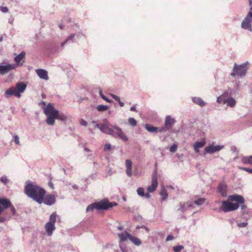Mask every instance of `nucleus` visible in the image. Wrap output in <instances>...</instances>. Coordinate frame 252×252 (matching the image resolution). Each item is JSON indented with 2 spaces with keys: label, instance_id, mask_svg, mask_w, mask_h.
<instances>
[{
  "label": "nucleus",
  "instance_id": "1",
  "mask_svg": "<svg viewBox=\"0 0 252 252\" xmlns=\"http://www.w3.org/2000/svg\"><path fill=\"white\" fill-rule=\"evenodd\" d=\"M44 112L47 116L46 123L49 126H53L55 124V119L64 122L67 119L65 114L55 109L54 104L51 103H48L44 107Z\"/></svg>",
  "mask_w": 252,
  "mask_h": 252
},
{
  "label": "nucleus",
  "instance_id": "2",
  "mask_svg": "<svg viewBox=\"0 0 252 252\" xmlns=\"http://www.w3.org/2000/svg\"><path fill=\"white\" fill-rule=\"evenodd\" d=\"M25 192L29 197L32 198L38 204L43 203L45 191L41 187L28 182L25 188Z\"/></svg>",
  "mask_w": 252,
  "mask_h": 252
},
{
  "label": "nucleus",
  "instance_id": "3",
  "mask_svg": "<svg viewBox=\"0 0 252 252\" xmlns=\"http://www.w3.org/2000/svg\"><path fill=\"white\" fill-rule=\"evenodd\" d=\"M26 87L27 85L24 82L17 83L15 87H11L5 92L4 96L7 98H9L11 95L20 98L21 97V93L25 91Z\"/></svg>",
  "mask_w": 252,
  "mask_h": 252
},
{
  "label": "nucleus",
  "instance_id": "4",
  "mask_svg": "<svg viewBox=\"0 0 252 252\" xmlns=\"http://www.w3.org/2000/svg\"><path fill=\"white\" fill-rule=\"evenodd\" d=\"M248 62H246L240 65L235 63L232 71L230 74L231 76L235 77L236 75H238L240 77L245 76L248 69Z\"/></svg>",
  "mask_w": 252,
  "mask_h": 252
},
{
  "label": "nucleus",
  "instance_id": "5",
  "mask_svg": "<svg viewBox=\"0 0 252 252\" xmlns=\"http://www.w3.org/2000/svg\"><path fill=\"white\" fill-rule=\"evenodd\" d=\"M241 28L245 30L252 32V6L241 23Z\"/></svg>",
  "mask_w": 252,
  "mask_h": 252
},
{
  "label": "nucleus",
  "instance_id": "6",
  "mask_svg": "<svg viewBox=\"0 0 252 252\" xmlns=\"http://www.w3.org/2000/svg\"><path fill=\"white\" fill-rule=\"evenodd\" d=\"M57 214L56 213H52L49 218V221L45 225V229L48 236H51L56 227L55 223L56 221Z\"/></svg>",
  "mask_w": 252,
  "mask_h": 252
},
{
  "label": "nucleus",
  "instance_id": "7",
  "mask_svg": "<svg viewBox=\"0 0 252 252\" xmlns=\"http://www.w3.org/2000/svg\"><path fill=\"white\" fill-rule=\"evenodd\" d=\"M240 205L238 204L231 203L228 201H223L221 202V205L220 210L223 212H228L237 210Z\"/></svg>",
  "mask_w": 252,
  "mask_h": 252
},
{
  "label": "nucleus",
  "instance_id": "8",
  "mask_svg": "<svg viewBox=\"0 0 252 252\" xmlns=\"http://www.w3.org/2000/svg\"><path fill=\"white\" fill-rule=\"evenodd\" d=\"M9 207H10L12 215H15L16 210L14 207L11 205L10 201L5 198L0 197V215L4 209Z\"/></svg>",
  "mask_w": 252,
  "mask_h": 252
},
{
  "label": "nucleus",
  "instance_id": "9",
  "mask_svg": "<svg viewBox=\"0 0 252 252\" xmlns=\"http://www.w3.org/2000/svg\"><path fill=\"white\" fill-rule=\"evenodd\" d=\"M113 128L115 129V135H113L114 137H119L124 141L128 140L127 136L124 133L122 129L117 126H112Z\"/></svg>",
  "mask_w": 252,
  "mask_h": 252
},
{
  "label": "nucleus",
  "instance_id": "10",
  "mask_svg": "<svg viewBox=\"0 0 252 252\" xmlns=\"http://www.w3.org/2000/svg\"><path fill=\"white\" fill-rule=\"evenodd\" d=\"M158 186V179H157V173L156 171L153 174L152 179V184L151 186L147 188V190L149 192H152L154 191L157 189Z\"/></svg>",
  "mask_w": 252,
  "mask_h": 252
},
{
  "label": "nucleus",
  "instance_id": "11",
  "mask_svg": "<svg viewBox=\"0 0 252 252\" xmlns=\"http://www.w3.org/2000/svg\"><path fill=\"white\" fill-rule=\"evenodd\" d=\"M16 65L14 64H8L6 65H0V74L4 75L14 69Z\"/></svg>",
  "mask_w": 252,
  "mask_h": 252
},
{
  "label": "nucleus",
  "instance_id": "12",
  "mask_svg": "<svg viewBox=\"0 0 252 252\" xmlns=\"http://www.w3.org/2000/svg\"><path fill=\"white\" fill-rule=\"evenodd\" d=\"M223 148V146L221 145H209L206 147L204 149V152L206 153L212 154L216 152L220 151Z\"/></svg>",
  "mask_w": 252,
  "mask_h": 252
},
{
  "label": "nucleus",
  "instance_id": "13",
  "mask_svg": "<svg viewBox=\"0 0 252 252\" xmlns=\"http://www.w3.org/2000/svg\"><path fill=\"white\" fill-rule=\"evenodd\" d=\"M229 200L231 201H235V204H244L245 202L244 198L241 195L233 194L229 195L228 197Z\"/></svg>",
  "mask_w": 252,
  "mask_h": 252
},
{
  "label": "nucleus",
  "instance_id": "14",
  "mask_svg": "<svg viewBox=\"0 0 252 252\" xmlns=\"http://www.w3.org/2000/svg\"><path fill=\"white\" fill-rule=\"evenodd\" d=\"M218 190L222 197H225L227 195V186L224 182H220L218 186Z\"/></svg>",
  "mask_w": 252,
  "mask_h": 252
},
{
  "label": "nucleus",
  "instance_id": "15",
  "mask_svg": "<svg viewBox=\"0 0 252 252\" xmlns=\"http://www.w3.org/2000/svg\"><path fill=\"white\" fill-rule=\"evenodd\" d=\"M102 208H105V207L101 205V202L100 201L89 205L86 208V212H92L94 209L97 210H102Z\"/></svg>",
  "mask_w": 252,
  "mask_h": 252
},
{
  "label": "nucleus",
  "instance_id": "16",
  "mask_svg": "<svg viewBox=\"0 0 252 252\" xmlns=\"http://www.w3.org/2000/svg\"><path fill=\"white\" fill-rule=\"evenodd\" d=\"M56 202V199L54 195L52 194H48L43 197V202L47 205L51 206L54 204Z\"/></svg>",
  "mask_w": 252,
  "mask_h": 252
},
{
  "label": "nucleus",
  "instance_id": "17",
  "mask_svg": "<svg viewBox=\"0 0 252 252\" xmlns=\"http://www.w3.org/2000/svg\"><path fill=\"white\" fill-rule=\"evenodd\" d=\"M36 72L39 77L41 79H43L46 81L49 80L48 72L46 70L43 69H38L36 70Z\"/></svg>",
  "mask_w": 252,
  "mask_h": 252
},
{
  "label": "nucleus",
  "instance_id": "18",
  "mask_svg": "<svg viewBox=\"0 0 252 252\" xmlns=\"http://www.w3.org/2000/svg\"><path fill=\"white\" fill-rule=\"evenodd\" d=\"M101 131L102 132L109 134L110 135H115V129L109 127L106 125H102V126H101Z\"/></svg>",
  "mask_w": 252,
  "mask_h": 252
},
{
  "label": "nucleus",
  "instance_id": "19",
  "mask_svg": "<svg viewBox=\"0 0 252 252\" xmlns=\"http://www.w3.org/2000/svg\"><path fill=\"white\" fill-rule=\"evenodd\" d=\"M25 52L23 51L14 58V61L16 63V64H15L16 65V66L20 64H22L24 62V61H22L25 57Z\"/></svg>",
  "mask_w": 252,
  "mask_h": 252
},
{
  "label": "nucleus",
  "instance_id": "20",
  "mask_svg": "<svg viewBox=\"0 0 252 252\" xmlns=\"http://www.w3.org/2000/svg\"><path fill=\"white\" fill-rule=\"evenodd\" d=\"M128 238L130 240V241L133 243L135 245L138 246H140L142 244V242L141 240L137 237L133 236L130 235L128 232H126Z\"/></svg>",
  "mask_w": 252,
  "mask_h": 252
},
{
  "label": "nucleus",
  "instance_id": "21",
  "mask_svg": "<svg viewBox=\"0 0 252 252\" xmlns=\"http://www.w3.org/2000/svg\"><path fill=\"white\" fill-rule=\"evenodd\" d=\"M101 205L105 207V208H102V210H106L109 208H112L113 206H116L118 204L116 202H110L107 200H103L101 201Z\"/></svg>",
  "mask_w": 252,
  "mask_h": 252
},
{
  "label": "nucleus",
  "instance_id": "22",
  "mask_svg": "<svg viewBox=\"0 0 252 252\" xmlns=\"http://www.w3.org/2000/svg\"><path fill=\"white\" fill-rule=\"evenodd\" d=\"M132 162L129 159L126 161V173L127 175L130 177L132 175L131 171Z\"/></svg>",
  "mask_w": 252,
  "mask_h": 252
},
{
  "label": "nucleus",
  "instance_id": "23",
  "mask_svg": "<svg viewBox=\"0 0 252 252\" xmlns=\"http://www.w3.org/2000/svg\"><path fill=\"white\" fill-rule=\"evenodd\" d=\"M205 144V141L203 140L200 142H196L194 144L193 148L195 152L196 153H198L199 152V149L203 147Z\"/></svg>",
  "mask_w": 252,
  "mask_h": 252
},
{
  "label": "nucleus",
  "instance_id": "24",
  "mask_svg": "<svg viewBox=\"0 0 252 252\" xmlns=\"http://www.w3.org/2000/svg\"><path fill=\"white\" fill-rule=\"evenodd\" d=\"M236 100L233 97H229L227 99L226 98V100L224 101V104H226V105L231 107H233L235 106L236 104Z\"/></svg>",
  "mask_w": 252,
  "mask_h": 252
},
{
  "label": "nucleus",
  "instance_id": "25",
  "mask_svg": "<svg viewBox=\"0 0 252 252\" xmlns=\"http://www.w3.org/2000/svg\"><path fill=\"white\" fill-rule=\"evenodd\" d=\"M192 100L194 103L201 107H203L206 104V103L200 97H194L192 98Z\"/></svg>",
  "mask_w": 252,
  "mask_h": 252
},
{
  "label": "nucleus",
  "instance_id": "26",
  "mask_svg": "<svg viewBox=\"0 0 252 252\" xmlns=\"http://www.w3.org/2000/svg\"><path fill=\"white\" fill-rule=\"evenodd\" d=\"M175 120L174 119L171 118L169 116H168L166 118L165 125L167 127H171V126L174 124Z\"/></svg>",
  "mask_w": 252,
  "mask_h": 252
},
{
  "label": "nucleus",
  "instance_id": "27",
  "mask_svg": "<svg viewBox=\"0 0 252 252\" xmlns=\"http://www.w3.org/2000/svg\"><path fill=\"white\" fill-rule=\"evenodd\" d=\"M145 128L147 131L152 133L157 132V130L159 129L158 127L153 126L152 125L150 124H146Z\"/></svg>",
  "mask_w": 252,
  "mask_h": 252
},
{
  "label": "nucleus",
  "instance_id": "28",
  "mask_svg": "<svg viewBox=\"0 0 252 252\" xmlns=\"http://www.w3.org/2000/svg\"><path fill=\"white\" fill-rule=\"evenodd\" d=\"M242 162L245 164L252 165V156L242 157Z\"/></svg>",
  "mask_w": 252,
  "mask_h": 252
},
{
  "label": "nucleus",
  "instance_id": "29",
  "mask_svg": "<svg viewBox=\"0 0 252 252\" xmlns=\"http://www.w3.org/2000/svg\"><path fill=\"white\" fill-rule=\"evenodd\" d=\"M160 196L162 197V200L164 201L168 197L167 191L165 189H162L159 193Z\"/></svg>",
  "mask_w": 252,
  "mask_h": 252
},
{
  "label": "nucleus",
  "instance_id": "30",
  "mask_svg": "<svg viewBox=\"0 0 252 252\" xmlns=\"http://www.w3.org/2000/svg\"><path fill=\"white\" fill-rule=\"evenodd\" d=\"M109 107L105 105H99L96 107V110L99 112H103L107 110Z\"/></svg>",
  "mask_w": 252,
  "mask_h": 252
},
{
  "label": "nucleus",
  "instance_id": "31",
  "mask_svg": "<svg viewBox=\"0 0 252 252\" xmlns=\"http://www.w3.org/2000/svg\"><path fill=\"white\" fill-rule=\"evenodd\" d=\"M126 232V231H125V234L122 233H119L118 234V235L121 241H123V242L126 241L127 240V238H128Z\"/></svg>",
  "mask_w": 252,
  "mask_h": 252
},
{
  "label": "nucleus",
  "instance_id": "32",
  "mask_svg": "<svg viewBox=\"0 0 252 252\" xmlns=\"http://www.w3.org/2000/svg\"><path fill=\"white\" fill-rule=\"evenodd\" d=\"M205 199L203 198H200L194 201V203L198 206H201L204 203Z\"/></svg>",
  "mask_w": 252,
  "mask_h": 252
},
{
  "label": "nucleus",
  "instance_id": "33",
  "mask_svg": "<svg viewBox=\"0 0 252 252\" xmlns=\"http://www.w3.org/2000/svg\"><path fill=\"white\" fill-rule=\"evenodd\" d=\"M74 37H75V34H71L70 36H69L67 37V38L64 42L62 43L61 46L63 47V46L64 45V44L66 43H67L69 40H72L74 39Z\"/></svg>",
  "mask_w": 252,
  "mask_h": 252
},
{
  "label": "nucleus",
  "instance_id": "34",
  "mask_svg": "<svg viewBox=\"0 0 252 252\" xmlns=\"http://www.w3.org/2000/svg\"><path fill=\"white\" fill-rule=\"evenodd\" d=\"M144 189L142 188H138L137 190V194L141 196V197H144L145 196V193L144 192Z\"/></svg>",
  "mask_w": 252,
  "mask_h": 252
},
{
  "label": "nucleus",
  "instance_id": "35",
  "mask_svg": "<svg viewBox=\"0 0 252 252\" xmlns=\"http://www.w3.org/2000/svg\"><path fill=\"white\" fill-rule=\"evenodd\" d=\"M128 123L130 126H135L137 124V122L134 118H130L128 119Z\"/></svg>",
  "mask_w": 252,
  "mask_h": 252
},
{
  "label": "nucleus",
  "instance_id": "36",
  "mask_svg": "<svg viewBox=\"0 0 252 252\" xmlns=\"http://www.w3.org/2000/svg\"><path fill=\"white\" fill-rule=\"evenodd\" d=\"M184 249V247L181 245L174 246L173 248L175 252H180V251Z\"/></svg>",
  "mask_w": 252,
  "mask_h": 252
},
{
  "label": "nucleus",
  "instance_id": "37",
  "mask_svg": "<svg viewBox=\"0 0 252 252\" xmlns=\"http://www.w3.org/2000/svg\"><path fill=\"white\" fill-rule=\"evenodd\" d=\"M226 100V98H223L221 95L218 97L217 98V102L220 103H223L224 104V101Z\"/></svg>",
  "mask_w": 252,
  "mask_h": 252
},
{
  "label": "nucleus",
  "instance_id": "38",
  "mask_svg": "<svg viewBox=\"0 0 252 252\" xmlns=\"http://www.w3.org/2000/svg\"><path fill=\"white\" fill-rule=\"evenodd\" d=\"M239 168L242 170L245 171L249 173L252 174V169H251V168L243 167H239Z\"/></svg>",
  "mask_w": 252,
  "mask_h": 252
},
{
  "label": "nucleus",
  "instance_id": "39",
  "mask_svg": "<svg viewBox=\"0 0 252 252\" xmlns=\"http://www.w3.org/2000/svg\"><path fill=\"white\" fill-rule=\"evenodd\" d=\"M177 149V146L176 144H173L170 148V151L171 153H174L176 151Z\"/></svg>",
  "mask_w": 252,
  "mask_h": 252
},
{
  "label": "nucleus",
  "instance_id": "40",
  "mask_svg": "<svg viewBox=\"0 0 252 252\" xmlns=\"http://www.w3.org/2000/svg\"><path fill=\"white\" fill-rule=\"evenodd\" d=\"M247 225L248 223L247 222H237V226L239 227H245Z\"/></svg>",
  "mask_w": 252,
  "mask_h": 252
},
{
  "label": "nucleus",
  "instance_id": "41",
  "mask_svg": "<svg viewBox=\"0 0 252 252\" xmlns=\"http://www.w3.org/2000/svg\"><path fill=\"white\" fill-rule=\"evenodd\" d=\"M14 140L15 143L17 144L18 145H20V141H19V136L17 135H15L14 136Z\"/></svg>",
  "mask_w": 252,
  "mask_h": 252
},
{
  "label": "nucleus",
  "instance_id": "42",
  "mask_svg": "<svg viewBox=\"0 0 252 252\" xmlns=\"http://www.w3.org/2000/svg\"><path fill=\"white\" fill-rule=\"evenodd\" d=\"M0 180L1 182L3 183L6 185L7 183L8 180L5 176H3L0 178Z\"/></svg>",
  "mask_w": 252,
  "mask_h": 252
},
{
  "label": "nucleus",
  "instance_id": "43",
  "mask_svg": "<svg viewBox=\"0 0 252 252\" xmlns=\"http://www.w3.org/2000/svg\"><path fill=\"white\" fill-rule=\"evenodd\" d=\"M80 124L81 125V126H87V125H88V123L87 122L85 121L83 119H81L80 121Z\"/></svg>",
  "mask_w": 252,
  "mask_h": 252
},
{
  "label": "nucleus",
  "instance_id": "44",
  "mask_svg": "<svg viewBox=\"0 0 252 252\" xmlns=\"http://www.w3.org/2000/svg\"><path fill=\"white\" fill-rule=\"evenodd\" d=\"M0 10L3 13H6L8 11V9L7 7L1 6L0 7Z\"/></svg>",
  "mask_w": 252,
  "mask_h": 252
},
{
  "label": "nucleus",
  "instance_id": "45",
  "mask_svg": "<svg viewBox=\"0 0 252 252\" xmlns=\"http://www.w3.org/2000/svg\"><path fill=\"white\" fill-rule=\"evenodd\" d=\"M110 95L117 101L119 100V99L120 98L118 96L113 94H110Z\"/></svg>",
  "mask_w": 252,
  "mask_h": 252
},
{
  "label": "nucleus",
  "instance_id": "46",
  "mask_svg": "<svg viewBox=\"0 0 252 252\" xmlns=\"http://www.w3.org/2000/svg\"><path fill=\"white\" fill-rule=\"evenodd\" d=\"M111 145L110 144H106L104 145V150H109L111 149Z\"/></svg>",
  "mask_w": 252,
  "mask_h": 252
},
{
  "label": "nucleus",
  "instance_id": "47",
  "mask_svg": "<svg viewBox=\"0 0 252 252\" xmlns=\"http://www.w3.org/2000/svg\"><path fill=\"white\" fill-rule=\"evenodd\" d=\"M178 210H179V211H180L182 212H184L185 210V206L180 204V208L178 209Z\"/></svg>",
  "mask_w": 252,
  "mask_h": 252
},
{
  "label": "nucleus",
  "instance_id": "48",
  "mask_svg": "<svg viewBox=\"0 0 252 252\" xmlns=\"http://www.w3.org/2000/svg\"><path fill=\"white\" fill-rule=\"evenodd\" d=\"M120 248L121 249V250L122 252H127V250L126 248V247L125 246H123V245H120Z\"/></svg>",
  "mask_w": 252,
  "mask_h": 252
},
{
  "label": "nucleus",
  "instance_id": "49",
  "mask_svg": "<svg viewBox=\"0 0 252 252\" xmlns=\"http://www.w3.org/2000/svg\"><path fill=\"white\" fill-rule=\"evenodd\" d=\"M103 99H104V100H105L106 101L108 102H112V101L110 99H109V98H108L106 96H105L104 95H102V97H101Z\"/></svg>",
  "mask_w": 252,
  "mask_h": 252
},
{
  "label": "nucleus",
  "instance_id": "50",
  "mask_svg": "<svg viewBox=\"0 0 252 252\" xmlns=\"http://www.w3.org/2000/svg\"><path fill=\"white\" fill-rule=\"evenodd\" d=\"M223 98H226V97H228L229 96V93L227 92H224L221 95Z\"/></svg>",
  "mask_w": 252,
  "mask_h": 252
},
{
  "label": "nucleus",
  "instance_id": "51",
  "mask_svg": "<svg viewBox=\"0 0 252 252\" xmlns=\"http://www.w3.org/2000/svg\"><path fill=\"white\" fill-rule=\"evenodd\" d=\"M14 19L13 17H11L9 19H8V23L11 25H12L13 24V22H14Z\"/></svg>",
  "mask_w": 252,
  "mask_h": 252
},
{
  "label": "nucleus",
  "instance_id": "52",
  "mask_svg": "<svg viewBox=\"0 0 252 252\" xmlns=\"http://www.w3.org/2000/svg\"><path fill=\"white\" fill-rule=\"evenodd\" d=\"M102 125L101 124H96L94 126L95 128H98L101 130V126H102Z\"/></svg>",
  "mask_w": 252,
  "mask_h": 252
},
{
  "label": "nucleus",
  "instance_id": "53",
  "mask_svg": "<svg viewBox=\"0 0 252 252\" xmlns=\"http://www.w3.org/2000/svg\"><path fill=\"white\" fill-rule=\"evenodd\" d=\"M173 239V237L172 236V235H168L167 237H166V241H171V240H172Z\"/></svg>",
  "mask_w": 252,
  "mask_h": 252
},
{
  "label": "nucleus",
  "instance_id": "54",
  "mask_svg": "<svg viewBox=\"0 0 252 252\" xmlns=\"http://www.w3.org/2000/svg\"><path fill=\"white\" fill-rule=\"evenodd\" d=\"M241 209L242 210H244L245 209H246L247 208V205L244 204H241Z\"/></svg>",
  "mask_w": 252,
  "mask_h": 252
},
{
  "label": "nucleus",
  "instance_id": "55",
  "mask_svg": "<svg viewBox=\"0 0 252 252\" xmlns=\"http://www.w3.org/2000/svg\"><path fill=\"white\" fill-rule=\"evenodd\" d=\"M117 101L119 102V105H120L121 107H123V106H124V105H125L124 103V102H122V101H121L120 98L119 99V100H118Z\"/></svg>",
  "mask_w": 252,
  "mask_h": 252
},
{
  "label": "nucleus",
  "instance_id": "56",
  "mask_svg": "<svg viewBox=\"0 0 252 252\" xmlns=\"http://www.w3.org/2000/svg\"><path fill=\"white\" fill-rule=\"evenodd\" d=\"M117 229L120 230V231H122L124 230V227L121 226V225H120V226H117Z\"/></svg>",
  "mask_w": 252,
  "mask_h": 252
},
{
  "label": "nucleus",
  "instance_id": "57",
  "mask_svg": "<svg viewBox=\"0 0 252 252\" xmlns=\"http://www.w3.org/2000/svg\"><path fill=\"white\" fill-rule=\"evenodd\" d=\"M99 94L100 96H101V97H102V95H104V94L102 93V91L100 88H99Z\"/></svg>",
  "mask_w": 252,
  "mask_h": 252
},
{
  "label": "nucleus",
  "instance_id": "58",
  "mask_svg": "<svg viewBox=\"0 0 252 252\" xmlns=\"http://www.w3.org/2000/svg\"><path fill=\"white\" fill-rule=\"evenodd\" d=\"M130 110L131 111H137V110H136V108L135 106H132L131 108H130Z\"/></svg>",
  "mask_w": 252,
  "mask_h": 252
},
{
  "label": "nucleus",
  "instance_id": "59",
  "mask_svg": "<svg viewBox=\"0 0 252 252\" xmlns=\"http://www.w3.org/2000/svg\"><path fill=\"white\" fill-rule=\"evenodd\" d=\"M5 218L4 217H1L0 218V222H3L5 220Z\"/></svg>",
  "mask_w": 252,
  "mask_h": 252
},
{
  "label": "nucleus",
  "instance_id": "60",
  "mask_svg": "<svg viewBox=\"0 0 252 252\" xmlns=\"http://www.w3.org/2000/svg\"><path fill=\"white\" fill-rule=\"evenodd\" d=\"M144 197H146L147 198H149L151 197V196L149 193H146L145 194Z\"/></svg>",
  "mask_w": 252,
  "mask_h": 252
},
{
  "label": "nucleus",
  "instance_id": "61",
  "mask_svg": "<svg viewBox=\"0 0 252 252\" xmlns=\"http://www.w3.org/2000/svg\"><path fill=\"white\" fill-rule=\"evenodd\" d=\"M159 131L160 132H164V131H165V128H164V127H162V128H160V129H159Z\"/></svg>",
  "mask_w": 252,
  "mask_h": 252
},
{
  "label": "nucleus",
  "instance_id": "62",
  "mask_svg": "<svg viewBox=\"0 0 252 252\" xmlns=\"http://www.w3.org/2000/svg\"><path fill=\"white\" fill-rule=\"evenodd\" d=\"M142 228H144L145 229V230L147 231H149V229L148 227H146L145 226H141Z\"/></svg>",
  "mask_w": 252,
  "mask_h": 252
},
{
  "label": "nucleus",
  "instance_id": "63",
  "mask_svg": "<svg viewBox=\"0 0 252 252\" xmlns=\"http://www.w3.org/2000/svg\"><path fill=\"white\" fill-rule=\"evenodd\" d=\"M72 188L75 189H78V186L76 185H74L72 186Z\"/></svg>",
  "mask_w": 252,
  "mask_h": 252
},
{
  "label": "nucleus",
  "instance_id": "64",
  "mask_svg": "<svg viewBox=\"0 0 252 252\" xmlns=\"http://www.w3.org/2000/svg\"><path fill=\"white\" fill-rule=\"evenodd\" d=\"M49 186H50L51 188H52V189L53 188V183H52L51 182H50V183H49Z\"/></svg>",
  "mask_w": 252,
  "mask_h": 252
}]
</instances>
